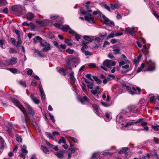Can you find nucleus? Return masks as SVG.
<instances>
[{"label":"nucleus","instance_id":"f257e3e1","mask_svg":"<svg viewBox=\"0 0 159 159\" xmlns=\"http://www.w3.org/2000/svg\"><path fill=\"white\" fill-rule=\"evenodd\" d=\"M80 60L78 57L71 56L69 57L66 63V66L69 70H71L72 67H75L80 63Z\"/></svg>","mask_w":159,"mask_h":159},{"label":"nucleus","instance_id":"f03ea898","mask_svg":"<svg viewBox=\"0 0 159 159\" xmlns=\"http://www.w3.org/2000/svg\"><path fill=\"white\" fill-rule=\"evenodd\" d=\"M12 11L16 14L21 15L25 12V7L20 5H15L12 7Z\"/></svg>","mask_w":159,"mask_h":159},{"label":"nucleus","instance_id":"7ed1b4c3","mask_svg":"<svg viewBox=\"0 0 159 159\" xmlns=\"http://www.w3.org/2000/svg\"><path fill=\"white\" fill-rule=\"evenodd\" d=\"M103 66H101V67L105 70H107V69L105 68L106 66L108 68H110L112 66H115L116 65V62L115 61L106 60L103 63Z\"/></svg>","mask_w":159,"mask_h":159},{"label":"nucleus","instance_id":"20e7f679","mask_svg":"<svg viewBox=\"0 0 159 159\" xmlns=\"http://www.w3.org/2000/svg\"><path fill=\"white\" fill-rule=\"evenodd\" d=\"M41 45L42 47H44L42 50V51L46 52L51 49V45L49 43H48L45 40H43L40 42Z\"/></svg>","mask_w":159,"mask_h":159},{"label":"nucleus","instance_id":"39448f33","mask_svg":"<svg viewBox=\"0 0 159 159\" xmlns=\"http://www.w3.org/2000/svg\"><path fill=\"white\" fill-rule=\"evenodd\" d=\"M11 101L14 104L18 107L20 110L22 112L23 114L26 115V110L25 108L20 105L19 101L16 99L13 98L11 100Z\"/></svg>","mask_w":159,"mask_h":159},{"label":"nucleus","instance_id":"423d86ee","mask_svg":"<svg viewBox=\"0 0 159 159\" xmlns=\"http://www.w3.org/2000/svg\"><path fill=\"white\" fill-rule=\"evenodd\" d=\"M123 34V33L120 32L119 31H112L110 34L107 37L106 39H108L110 38H112L115 36L121 35Z\"/></svg>","mask_w":159,"mask_h":159},{"label":"nucleus","instance_id":"0eeeda50","mask_svg":"<svg viewBox=\"0 0 159 159\" xmlns=\"http://www.w3.org/2000/svg\"><path fill=\"white\" fill-rule=\"evenodd\" d=\"M86 77L90 79V80L93 81H95L98 84H100L101 83L102 81L101 80L98 79L97 77L95 76H92L90 74H87L85 75Z\"/></svg>","mask_w":159,"mask_h":159},{"label":"nucleus","instance_id":"6e6552de","mask_svg":"<svg viewBox=\"0 0 159 159\" xmlns=\"http://www.w3.org/2000/svg\"><path fill=\"white\" fill-rule=\"evenodd\" d=\"M102 18L103 20H102V21L103 22L104 24L110 25H114V22L110 20L105 15H102Z\"/></svg>","mask_w":159,"mask_h":159},{"label":"nucleus","instance_id":"1a4fd4ad","mask_svg":"<svg viewBox=\"0 0 159 159\" xmlns=\"http://www.w3.org/2000/svg\"><path fill=\"white\" fill-rule=\"evenodd\" d=\"M143 120V119L140 118V119H139L138 120H137L136 121H135V120H132V121L126 124L125 125V127H127L129 126L134 125H135L137 123H140L141 121H142V120Z\"/></svg>","mask_w":159,"mask_h":159},{"label":"nucleus","instance_id":"9d476101","mask_svg":"<svg viewBox=\"0 0 159 159\" xmlns=\"http://www.w3.org/2000/svg\"><path fill=\"white\" fill-rule=\"evenodd\" d=\"M79 101L82 104H85L89 103L90 100L86 96L80 97L79 98Z\"/></svg>","mask_w":159,"mask_h":159},{"label":"nucleus","instance_id":"9b49d317","mask_svg":"<svg viewBox=\"0 0 159 159\" xmlns=\"http://www.w3.org/2000/svg\"><path fill=\"white\" fill-rule=\"evenodd\" d=\"M92 107L94 109L95 112L99 116H102L101 111H100L99 109V107L98 105L96 104H93Z\"/></svg>","mask_w":159,"mask_h":159},{"label":"nucleus","instance_id":"f8f14e48","mask_svg":"<svg viewBox=\"0 0 159 159\" xmlns=\"http://www.w3.org/2000/svg\"><path fill=\"white\" fill-rule=\"evenodd\" d=\"M123 117L121 115H118L116 117V120L117 123L120 124L121 125L125 126V123H123V121L124 120Z\"/></svg>","mask_w":159,"mask_h":159},{"label":"nucleus","instance_id":"ddd939ff","mask_svg":"<svg viewBox=\"0 0 159 159\" xmlns=\"http://www.w3.org/2000/svg\"><path fill=\"white\" fill-rule=\"evenodd\" d=\"M69 33L73 36H74L77 40L79 41L80 39V35L76 33L74 30H71L69 31Z\"/></svg>","mask_w":159,"mask_h":159},{"label":"nucleus","instance_id":"4468645a","mask_svg":"<svg viewBox=\"0 0 159 159\" xmlns=\"http://www.w3.org/2000/svg\"><path fill=\"white\" fill-rule=\"evenodd\" d=\"M26 115H24V116H22L21 118V123H25L26 126H28V120L27 118L29 119V117L27 115V113L26 112Z\"/></svg>","mask_w":159,"mask_h":159},{"label":"nucleus","instance_id":"2eb2a0df","mask_svg":"<svg viewBox=\"0 0 159 159\" xmlns=\"http://www.w3.org/2000/svg\"><path fill=\"white\" fill-rule=\"evenodd\" d=\"M85 20L88 21H92L93 24H95V22L94 20V18L92 16L91 14H88L85 16L84 17Z\"/></svg>","mask_w":159,"mask_h":159},{"label":"nucleus","instance_id":"dca6fc26","mask_svg":"<svg viewBox=\"0 0 159 159\" xmlns=\"http://www.w3.org/2000/svg\"><path fill=\"white\" fill-rule=\"evenodd\" d=\"M125 32L126 33H129L131 35H133L136 31L134 30V28L133 27L132 28H127L125 29Z\"/></svg>","mask_w":159,"mask_h":159},{"label":"nucleus","instance_id":"f3484780","mask_svg":"<svg viewBox=\"0 0 159 159\" xmlns=\"http://www.w3.org/2000/svg\"><path fill=\"white\" fill-rule=\"evenodd\" d=\"M150 64H149V66L148 68V71H152L153 70L155 69V64L153 62H152L151 60H149Z\"/></svg>","mask_w":159,"mask_h":159},{"label":"nucleus","instance_id":"a211bd4d","mask_svg":"<svg viewBox=\"0 0 159 159\" xmlns=\"http://www.w3.org/2000/svg\"><path fill=\"white\" fill-rule=\"evenodd\" d=\"M27 110L28 111L27 112H26L27 113V115L28 114L29 115H31L33 116L34 114V111L32 109V108L29 106H28L27 107Z\"/></svg>","mask_w":159,"mask_h":159},{"label":"nucleus","instance_id":"6ab92c4d","mask_svg":"<svg viewBox=\"0 0 159 159\" xmlns=\"http://www.w3.org/2000/svg\"><path fill=\"white\" fill-rule=\"evenodd\" d=\"M25 16L27 19L31 20L34 18V16L32 13L28 12L26 15Z\"/></svg>","mask_w":159,"mask_h":159},{"label":"nucleus","instance_id":"aec40b11","mask_svg":"<svg viewBox=\"0 0 159 159\" xmlns=\"http://www.w3.org/2000/svg\"><path fill=\"white\" fill-rule=\"evenodd\" d=\"M39 90L41 96V98L43 100H45L46 99L45 95L44 93V91L42 88V87L41 85H40V84H39Z\"/></svg>","mask_w":159,"mask_h":159},{"label":"nucleus","instance_id":"412c9836","mask_svg":"<svg viewBox=\"0 0 159 159\" xmlns=\"http://www.w3.org/2000/svg\"><path fill=\"white\" fill-rule=\"evenodd\" d=\"M55 155L59 158L63 159H65L63 156V152L62 151H60L59 152L55 153Z\"/></svg>","mask_w":159,"mask_h":159},{"label":"nucleus","instance_id":"4be33fe9","mask_svg":"<svg viewBox=\"0 0 159 159\" xmlns=\"http://www.w3.org/2000/svg\"><path fill=\"white\" fill-rule=\"evenodd\" d=\"M83 38L84 39L87 41L86 43H89L94 40L93 38H91V37L87 35L84 36Z\"/></svg>","mask_w":159,"mask_h":159},{"label":"nucleus","instance_id":"5701e85b","mask_svg":"<svg viewBox=\"0 0 159 159\" xmlns=\"http://www.w3.org/2000/svg\"><path fill=\"white\" fill-rule=\"evenodd\" d=\"M82 47L81 48L82 51L85 50V49H87L88 48V46L87 45L89 43H86L85 41H83L82 42Z\"/></svg>","mask_w":159,"mask_h":159},{"label":"nucleus","instance_id":"b1692460","mask_svg":"<svg viewBox=\"0 0 159 159\" xmlns=\"http://www.w3.org/2000/svg\"><path fill=\"white\" fill-rule=\"evenodd\" d=\"M61 30L64 32H67L72 30L68 25H64L62 26Z\"/></svg>","mask_w":159,"mask_h":159},{"label":"nucleus","instance_id":"393cba45","mask_svg":"<svg viewBox=\"0 0 159 159\" xmlns=\"http://www.w3.org/2000/svg\"><path fill=\"white\" fill-rule=\"evenodd\" d=\"M129 110L131 112H135L137 110L136 106L135 105H132L129 106L128 107Z\"/></svg>","mask_w":159,"mask_h":159},{"label":"nucleus","instance_id":"a878e982","mask_svg":"<svg viewBox=\"0 0 159 159\" xmlns=\"http://www.w3.org/2000/svg\"><path fill=\"white\" fill-rule=\"evenodd\" d=\"M36 22L38 24H40L41 25V26L42 27H43L47 25L48 24L47 22H46L44 20H37Z\"/></svg>","mask_w":159,"mask_h":159},{"label":"nucleus","instance_id":"bb28decb","mask_svg":"<svg viewBox=\"0 0 159 159\" xmlns=\"http://www.w3.org/2000/svg\"><path fill=\"white\" fill-rule=\"evenodd\" d=\"M99 87L98 86H97L96 89L94 90L91 91V93L94 95H97L99 93Z\"/></svg>","mask_w":159,"mask_h":159},{"label":"nucleus","instance_id":"cd10ccee","mask_svg":"<svg viewBox=\"0 0 159 159\" xmlns=\"http://www.w3.org/2000/svg\"><path fill=\"white\" fill-rule=\"evenodd\" d=\"M17 61V59L16 57H12L9 61V63L11 65L16 64Z\"/></svg>","mask_w":159,"mask_h":159},{"label":"nucleus","instance_id":"c85d7f7f","mask_svg":"<svg viewBox=\"0 0 159 159\" xmlns=\"http://www.w3.org/2000/svg\"><path fill=\"white\" fill-rule=\"evenodd\" d=\"M42 40V39L39 36H36L34 39L33 41L34 43L40 42Z\"/></svg>","mask_w":159,"mask_h":159},{"label":"nucleus","instance_id":"c756f323","mask_svg":"<svg viewBox=\"0 0 159 159\" xmlns=\"http://www.w3.org/2000/svg\"><path fill=\"white\" fill-rule=\"evenodd\" d=\"M74 72H71L69 74V76L70 77V79L73 82H75L76 81V79L75 78L74 76Z\"/></svg>","mask_w":159,"mask_h":159},{"label":"nucleus","instance_id":"7c9ffc66","mask_svg":"<svg viewBox=\"0 0 159 159\" xmlns=\"http://www.w3.org/2000/svg\"><path fill=\"white\" fill-rule=\"evenodd\" d=\"M119 7L120 5L117 3L114 4L111 3V8L113 10H114L115 9L118 8Z\"/></svg>","mask_w":159,"mask_h":159},{"label":"nucleus","instance_id":"2f4dec72","mask_svg":"<svg viewBox=\"0 0 159 159\" xmlns=\"http://www.w3.org/2000/svg\"><path fill=\"white\" fill-rule=\"evenodd\" d=\"M125 62L124 61H122L120 62L119 63V66H122L124 65L125 63H130V61L128 60H125Z\"/></svg>","mask_w":159,"mask_h":159},{"label":"nucleus","instance_id":"473e14b6","mask_svg":"<svg viewBox=\"0 0 159 159\" xmlns=\"http://www.w3.org/2000/svg\"><path fill=\"white\" fill-rule=\"evenodd\" d=\"M28 153L27 151H22V152L20 154V157L23 158L24 159H25V156Z\"/></svg>","mask_w":159,"mask_h":159},{"label":"nucleus","instance_id":"72a5a7b5","mask_svg":"<svg viewBox=\"0 0 159 159\" xmlns=\"http://www.w3.org/2000/svg\"><path fill=\"white\" fill-rule=\"evenodd\" d=\"M93 14L94 15H96L97 14H98V17H101V15L102 16L103 14H102V13L100 11L97 10L96 11H94L93 12Z\"/></svg>","mask_w":159,"mask_h":159},{"label":"nucleus","instance_id":"f704fd0d","mask_svg":"<svg viewBox=\"0 0 159 159\" xmlns=\"http://www.w3.org/2000/svg\"><path fill=\"white\" fill-rule=\"evenodd\" d=\"M129 149V148L127 147H124L122 148L119 152V153H124L125 152L127 151Z\"/></svg>","mask_w":159,"mask_h":159},{"label":"nucleus","instance_id":"c9c22d12","mask_svg":"<svg viewBox=\"0 0 159 159\" xmlns=\"http://www.w3.org/2000/svg\"><path fill=\"white\" fill-rule=\"evenodd\" d=\"M58 71L60 73H61V74L64 75H66V70L63 68H60L58 70Z\"/></svg>","mask_w":159,"mask_h":159},{"label":"nucleus","instance_id":"e433bc0d","mask_svg":"<svg viewBox=\"0 0 159 159\" xmlns=\"http://www.w3.org/2000/svg\"><path fill=\"white\" fill-rule=\"evenodd\" d=\"M41 148L42 150L44 152L47 153L49 152V150L46 147L43 145H41Z\"/></svg>","mask_w":159,"mask_h":159},{"label":"nucleus","instance_id":"4c0bfd02","mask_svg":"<svg viewBox=\"0 0 159 159\" xmlns=\"http://www.w3.org/2000/svg\"><path fill=\"white\" fill-rule=\"evenodd\" d=\"M71 41L72 40L71 39H65V42L66 43L68 46H71L72 45V44L71 42H70V41Z\"/></svg>","mask_w":159,"mask_h":159},{"label":"nucleus","instance_id":"58836bf2","mask_svg":"<svg viewBox=\"0 0 159 159\" xmlns=\"http://www.w3.org/2000/svg\"><path fill=\"white\" fill-rule=\"evenodd\" d=\"M86 66H88L89 67L91 68H94L96 67V64L93 63H91L85 65Z\"/></svg>","mask_w":159,"mask_h":159},{"label":"nucleus","instance_id":"ea45409f","mask_svg":"<svg viewBox=\"0 0 159 159\" xmlns=\"http://www.w3.org/2000/svg\"><path fill=\"white\" fill-rule=\"evenodd\" d=\"M145 66V64L144 63H142L140 66V67L137 70V72L139 73L140 72L142 69H143V68Z\"/></svg>","mask_w":159,"mask_h":159},{"label":"nucleus","instance_id":"a19ab883","mask_svg":"<svg viewBox=\"0 0 159 159\" xmlns=\"http://www.w3.org/2000/svg\"><path fill=\"white\" fill-rule=\"evenodd\" d=\"M151 155L157 158H158V155L155 150H153L151 153Z\"/></svg>","mask_w":159,"mask_h":159},{"label":"nucleus","instance_id":"79ce46f5","mask_svg":"<svg viewBox=\"0 0 159 159\" xmlns=\"http://www.w3.org/2000/svg\"><path fill=\"white\" fill-rule=\"evenodd\" d=\"M132 89L135 91H138L139 92L138 93H140L141 91V89L137 87H133L132 88Z\"/></svg>","mask_w":159,"mask_h":159},{"label":"nucleus","instance_id":"37998d69","mask_svg":"<svg viewBox=\"0 0 159 159\" xmlns=\"http://www.w3.org/2000/svg\"><path fill=\"white\" fill-rule=\"evenodd\" d=\"M66 141L65 140L64 138L63 137H61V139L59 140V141L58 142V143L59 144H60L61 143H66Z\"/></svg>","mask_w":159,"mask_h":159},{"label":"nucleus","instance_id":"c03bdc74","mask_svg":"<svg viewBox=\"0 0 159 159\" xmlns=\"http://www.w3.org/2000/svg\"><path fill=\"white\" fill-rule=\"evenodd\" d=\"M0 140L1 143L2 147H4L5 145V143L4 139L1 136H0Z\"/></svg>","mask_w":159,"mask_h":159},{"label":"nucleus","instance_id":"a18cd8bd","mask_svg":"<svg viewBox=\"0 0 159 159\" xmlns=\"http://www.w3.org/2000/svg\"><path fill=\"white\" fill-rule=\"evenodd\" d=\"M152 128L155 131H157L159 130V125H152Z\"/></svg>","mask_w":159,"mask_h":159},{"label":"nucleus","instance_id":"49530a36","mask_svg":"<svg viewBox=\"0 0 159 159\" xmlns=\"http://www.w3.org/2000/svg\"><path fill=\"white\" fill-rule=\"evenodd\" d=\"M101 103L104 107H108L110 106V105L109 103L105 102H101Z\"/></svg>","mask_w":159,"mask_h":159},{"label":"nucleus","instance_id":"de8ad7c7","mask_svg":"<svg viewBox=\"0 0 159 159\" xmlns=\"http://www.w3.org/2000/svg\"><path fill=\"white\" fill-rule=\"evenodd\" d=\"M82 52L84 53L85 55H91L92 54V53L89 52L88 51H86L85 50L82 51Z\"/></svg>","mask_w":159,"mask_h":159},{"label":"nucleus","instance_id":"09e8293b","mask_svg":"<svg viewBox=\"0 0 159 159\" xmlns=\"http://www.w3.org/2000/svg\"><path fill=\"white\" fill-rule=\"evenodd\" d=\"M9 70L13 73H16L17 72V70L15 68H9Z\"/></svg>","mask_w":159,"mask_h":159},{"label":"nucleus","instance_id":"8fccbe9b","mask_svg":"<svg viewBox=\"0 0 159 159\" xmlns=\"http://www.w3.org/2000/svg\"><path fill=\"white\" fill-rule=\"evenodd\" d=\"M28 70L27 71V74L28 75H32V73L33 72V70L32 69H27Z\"/></svg>","mask_w":159,"mask_h":159},{"label":"nucleus","instance_id":"3c124183","mask_svg":"<svg viewBox=\"0 0 159 159\" xmlns=\"http://www.w3.org/2000/svg\"><path fill=\"white\" fill-rule=\"evenodd\" d=\"M53 44L55 47L58 49H60V46L59 45V44L56 41H54L53 42Z\"/></svg>","mask_w":159,"mask_h":159},{"label":"nucleus","instance_id":"603ef678","mask_svg":"<svg viewBox=\"0 0 159 159\" xmlns=\"http://www.w3.org/2000/svg\"><path fill=\"white\" fill-rule=\"evenodd\" d=\"M59 17L57 15H54L51 16L50 18L52 20H56Z\"/></svg>","mask_w":159,"mask_h":159},{"label":"nucleus","instance_id":"864d4df0","mask_svg":"<svg viewBox=\"0 0 159 159\" xmlns=\"http://www.w3.org/2000/svg\"><path fill=\"white\" fill-rule=\"evenodd\" d=\"M4 40H0V45L1 48H2L4 49L3 48V44L4 43Z\"/></svg>","mask_w":159,"mask_h":159},{"label":"nucleus","instance_id":"5fc2aeb1","mask_svg":"<svg viewBox=\"0 0 159 159\" xmlns=\"http://www.w3.org/2000/svg\"><path fill=\"white\" fill-rule=\"evenodd\" d=\"M72 147V145H70V146L69 149V150L71 152V153H74L75 152V150L74 148H73Z\"/></svg>","mask_w":159,"mask_h":159},{"label":"nucleus","instance_id":"6e6d98bb","mask_svg":"<svg viewBox=\"0 0 159 159\" xmlns=\"http://www.w3.org/2000/svg\"><path fill=\"white\" fill-rule=\"evenodd\" d=\"M66 52L69 54H71L73 53L74 51L73 50L68 48L66 50Z\"/></svg>","mask_w":159,"mask_h":159},{"label":"nucleus","instance_id":"4d7b16f0","mask_svg":"<svg viewBox=\"0 0 159 159\" xmlns=\"http://www.w3.org/2000/svg\"><path fill=\"white\" fill-rule=\"evenodd\" d=\"M88 84L87 86L90 89H93V83H89Z\"/></svg>","mask_w":159,"mask_h":159},{"label":"nucleus","instance_id":"13d9d810","mask_svg":"<svg viewBox=\"0 0 159 159\" xmlns=\"http://www.w3.org/2000/svg\"><path fill=\"white\" fill-rule=\"evenodd\" d=\"M21 39H19V40H18L17 43V44L16 45V46L17 47H20L21 45Z\"/></svg>","mask_w":159,"mask_h":159},{"label":"nucleus","instance_id":"bf43d9fd","mask_svg":"<svg viewBox=\"0 0 159 159\" xmlns=\"http://www.w3.org/2000/svg\"><path fill=\"white\" fill-rule=\"evenodd\" d=\"M54 25L57 28H59L61 29L62 25L58 24V23H55L54 24Z\"/></svg>","mask_w":159,"mask_h":159},{"label":"nucleus","instance_id":"052dcab7","mask_svg":"<svg viewBox=\"0 0 159 159\" xmlns=\"http://www.w3.org/2000/svg\"><path fill=\"white\" fill-rule=\"evenodd\" d=\"M5 2V0H0V7L4 5Z\"/></svg>","mask_w":159,"mask_h":159},{"label":"nucleus","instance_id":"680f3d73","mask_svg":"<svg viewBox=\"0 0 159 159\" xmlns=\"http://www.w3.org/2000/svg\"><path fill=\"white\" fill-rule=\"evenodd\" d=\"M9 52L10 53H16V51H15L12 48H10L9 49Z\"/></svg>","mask_w":159,"mask_h":159},{"label":"nucleus","instance_id":"e2e57ef3","mask_svg":"<svg viewBox=\"0 0 159 159\" xmlns=\"http://www.w3.org/2000/svg\"><path fill=\"white\" fill-rule=\"evenodd\" d=\"M19 83L23 87H25L26 86V84L25 82L22 80H20L19 81Z\"/></svg>","mask_w":159,"mask_h":159},{"label":"nucleus","instance_id":"0e129e2a","mask_svg":"<svg viewBox=\"0 0 159 159\" xmlns=\"http://www.w3.org/2000/svg\"><path fill=\"white\" fill-rule=\"evenodd\" d=\"M49 116L52 121L53 123H55V120L54 118V117L53 115H51L50 113H49Z\"/></svg>","mask_w":159,"mask_h":159},{"label":"nucleus","instance_id":"69168bd1","mask_svg":"<svg viewBox=\"0 0 159 159\" xmlns=\"http://www.w3.org/2000/svg\"><path fill=\"white\" fill-rule=\"evenodd\" d=\"M40 54V52L39 51H38L37 50H36L34 53V55L35 56H39V55Z\"/></svg>","mask_w":159,"mask_h":159},{"label":"nucleus","instance_id":"338daca9","mask_svg":"<svg viewBox=\"0 0 159 159\" xmlns=\"http://www.w3.org/2000/svg\"><path fill=\"white\" fill-rule=\"evenodd\" d=\"M45 134L48 137H50L52 139H53V137L50 133L49 132H46Z\"/></svg>","mask_w":159,"mask_h":159},{"label":"nucleus","instance_id":"774afa93","mask_svg":"<svg viewBox=\"0 0 159 159\" xmlns=\"http://www.w3.org/2000/svg\"><path fill=\"white\" fill-rule=\"evenodd\" d=\"M34 102L36 104H38L39 103V100L37 99L36 98H35L34 100H33Z\"/></svg>","mask_w":159,"mask_h":159}]
</instances>
